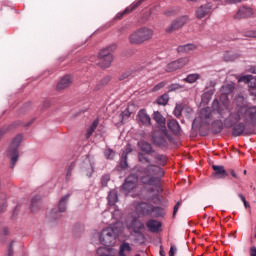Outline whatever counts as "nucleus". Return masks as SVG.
<instances>
[{"instance_id": "nucleus-1", "label": "nucleus", "mask_w": 256, "mask_h": 256, "mask_svg": "<svg viewBox=\"0 0 256 256\" xmlns=\"http://www.w3.org/2000/svg\"><path fill=\"white\" fill-rule=\"evenodd\" d=\"M165 175V171L159 165L135 166L132 173L126 178L123 189L125 191H133L139 183V179L143 185H151L156 188L157 193H163L161 187V177Z\"/></svg>"}, {"instance_id": "nucleus-2", "label": "nucleus", "mask_w": 256, "mask_h": 256, "mask_svg": "<svg viewBox=\"0 0 256 256\" xmlns=\"http://www.w3.org/2000/svg\"><path fill=\"white\" fill-rule=\"evenodd\" d=\"M153 35V29L142 27L129 35V42L131 45H143L145 41L153 39Z\"/></svg>"}, {"instance_id": "nucleus-3", "label": "nucleus", "mask_w": 256, "mask_h": 256, "mask_svg": "<svg viewBox=\"0 0 256 256\" xmlns=\"http://www.w3.org/2000/svg\"><path fill=\"white\" fill-rule=\"evenodd\" d=\"M140 152H138V161L142 165H152L151 157L155 150H153V146L149 144V142H140L139 143ZM156 165V164H153Z\"/></svg>"}, {"instance_id": "nucleus-4", "label": "nucleus", "mask_w": 256, "mask_h": 256, "mask_svg": "<svg viewBox=\"0 0 256 256\" xmlns=\"http://www.w3.org/2000/svg\"><path fill=\"white\" fill-rule=\"evenodd\" d=\"M117 237H119V231L117 228L108 227L102 230L100 242L106 247H113V245L117 243Z\"/></svg>"}, {"instance_id": "nucleus-5", "label": "nucleus", "mask_w": 256, "mask_h": 256, "mask_svg": "<svg viewBox=\"0 0 256 256\" xmlns=\"http://www.w3.org/2000/svg\"><path fill=\"white\" fill-rule=\"evenodd\" d=\"M23 140V137L21 135H17L11 142V145L8 149V157H11L10 160V167L13 169L15 167V164L17 163L19 159V145H21V141Z\"/></svg>"}, {"instance_id": "nucleus-6", "label": "nucleus", "mask_w": 256, "mask_h": 256, "mask_svg": "<svg viewBox=\"0 0 256 256\" xmlns=\"http://www.w3.org/2000/svg\"><path fill=\"white\" fill-rule=\"evenodd\" d=\"M113 49H115V46L102 49L99 52V66L102 67V69H109V67H111V63H113V54H111V51H113Z\"/></svg>"}, {"instance_id": "nucleus-7", "label": "nucleus", "mask_w": 256, "mask_h": 256, "mask_svg": "<svg viewBox=\"0 0 256 256\" xmlns=\"http://www.w3.org/2000/svg\"><path fill=\"white\" fill-rule=\"evenodd\" d=\"M188 63H189L188 57L180 58L178 60H175L169 63L165 67V71H167V73H173V71H177V69H183V67H185Z\"/></svg>"}, {"instance_id": "nucleus-8", "label": "nucleus", "mask_w": 256, "mask_h": 256, "mask_svg": "<svg viewBox=\"0 0 256 256\" xmlns=\"http://www.w3.org/2000/svg\"><path fill=\"white\" fill-rule=\"evenodd\" d=\"M186 23H189V16H181L174 20L172 24L166 28V33H173V31L181 29V27L186 25Z\"/></svg>"}, {"instance_id": "nucleus-9", "label": "nucleus", "mask_w": 256, "mask_h": 256, "mask_svg": "<svg viewBox=\"0 0 256 256\" xmlns=\"http://www.w3.org/2000/svg\"><path fill=\"white\" fill-rule=\"evenodd\" d=\"M243 113V109L237 112H231L228 118L225 120L226 127H233V125H237L239 121H241V114Z\"/></svg>"}, {"instance_id": "nucleus-10", "label": "nucleus", "mask_w": 256, "mask_h": 256, "mask_svg": "<svg viewBox=\"0 0 256 256\" xmlns=\"http://www.w3.org/2000/svg\"><path fill=\"white\" fill-rule=\"evenodd\" d=\"M212 110L213 113H218V115H220L222 119H224L225 115L229 113V109L227 108V106H225V104H220L219 100L217 99H215L212 103Z\"/></svg>"}, {"instance_id": "nucleus-11", "label": "nucleus", "mask_w": 256, "mask_h": 256, "mask_svg": "<svg viewBox=\"0 0 256 256\" xmlns=\"http://www.w3.org/2000/svg\"><path fill=\"white\" fill-rule=\"evenodd\" d=\"M213 13V6L211 4H204L200 6L196 12L197 19H203L207 17V15H211Z\"/></svg>"}, {"instance_id": "nucleus-12", "label": "nucleus", "mask_w": 256, "mask_h": 256, "mask_svg": "<svg viewBox=\"0 0 256 256\" xmlns=\"http://www.w3.org/2000/svg\"><path fill=\"white\" fill-rule=\"evenodd\" d=\"M211 108H203L200 110V123L201 125H209L211 123Z\"/></svg>"}, {"instance_id": "nucleus-13", "label": "nucleus", "mask_w": 256, "mask_h": 256, "mask_svg": "<svg viewBox=\"0 0 256 256\" xmlns=\"http://www.w3.org/2000/svg\"><path fill=\"white\" fill-rule=\"evenodd\" d=\"M252 15L253 10L250 7L242 6L234 15V19H247L248 17H252Z\"/></svg>"}, {"instance_id": "nucleus-14", "label": "nucleus", "mask_w": 256, "mask_h": 256, "mask_svg": "<svg viewBox=\"0 0 256 256\" xmlns=\"http://www.w3.org/2000/svg\"><path fill=\"white\" fill-rule=\"evenodd\" d=\"M84 165L82 168L83 173L87 175V177H91L93 173H95V162L91 161V157H87L84 161Z\"/></svg>"}, {"instance_id": "nucleus-15", "label": "nucleus", "mask_w": 256, "mask_h": 256, "mask_svg": "<svg viewBox=\"0 0 256 256\" xmlns=\"http://www.w3.org/2000/svg\"><path fill=\"white\" fill-rule=\"evenodd\" d=\"M129 153H133V148H131L130 144L126 145L120 157V167L122 169H127V167H129V164L127 163V156Z\"/></svg>"}, {"instance_id": "nucleus-16", "label": "nucleus", "mask_w": 256, "mask_h": 256, "mask_svg": "<svg viewBox=\"0 0 256 256\" xmlns=\"http://www.w3.org/2000/svg\"><path fill=\"white\" fill-rule=\"evenodd\" d=\"M243 113L245 121H250L252 125H256V106L245 109Z\"/></svg>"}, {"instance_id": "nucleus-17", "label": "nucleus", "mask_w": 256, "mask_h": 256, "mask_svg": "<svg viewBox=\"0 0 256 256\" xmlns=\"http://www.w3.org/2000/svg\"><path fill=\"white\" fill-rule=\"evenodd\" d=\"M141 3H143V0H138L137 2L132 3L129 7H127L123 12H119L116 15V19L121 20L125 15L129 13H133L137 7L141 6Z\"/></svg>"}, {"instance_id": "nucleus-18", "label": "nucleus", "mask_w": 256, "mask_h": 256, "mask_svg": "<svg viewBox=\"0 0 256 256\" xmlns=\"http://www.w3.org/2000/svg\"><path fill=\"white\" fill-rule=\"evenodd\" d=\"M153 209V204L141 202L136 206V211L140 215H151V210Z\"/></svg>"}, {"instance_id": "nucleus-19", "label": "nucleus", "mask_w": 256, "mask_h": 256, "mask_svg": "<svg viewBox=\"0 0 256 256\" xmlns=\"http://www.w3.org/2000/svg\"><path fill=\"white\" fill-rule=\"evenodd\" d=\"M153 141L158 147H167V132H162L160 135H154Z\"/></svg>"}, {"instance_id": "nucleus-20", "label": "nucleus", "mask_w": 256, "mask_h": 256, "mask_svg": "<svg viewBox=\"0 0 256 256\" xmlns=\"http://www.w3.org/2000/svg\"><path fill=\"white\" fill-rule=\"evenodd\" d=\"M212 169H213L214 175H215V177H217V179H225V177L229 176V174L225 170V167H223V166L212 165Z\"/></svg>"}, {"instance_id": "nucleus-21", "label": "nucleus", "mask_w": 256, "mask_h": 256, "mask_svg": "<svg viewBox=\"0 0 256 256\" xmlns=\"http://www.w3.org/2000/svg\"><path fill=\"white\" fill-rule=\"evenodd\" d=\"M131 251H133V247H131V244H129L128 242H123L119 246L118 255L119 256H130Z\"/></svg>"}, {"instance_id": "nucleus-22", "label": "nucleus", "mask_w": 256, "mask_h": 256, "mask_svg": "<svg viewBox=\"0 0 256 256\" xmlns=\"http://www.w3.org/2000/svg\"><path fill=\"white\" fill-rule=\"evenodd\" d=\"M239 83H247L250 89H256V77L246 75L239 78Z\"/></svg>"}, {"instance_id": "nucleus-23", "label": "nucleus", "mask_w": 256, "mask_h": 256, "mask_svg": "<svg viewBox=\"0 0 256 256\" xmlns=\"http://www.w3.org/2000/svg\"><path fill=\"white\" fill-rule=\"evenodd\" d=\"M168 128L174 135H181V126L179 125V122L175 119L170 120L168 122Z\"/></svg>"}, {"instance_id": "nucleus-24", "label": "nucleus", "mask_w": 256, "mask_h": 256, "mask_svg": "<svg viewBox=\"0 0 256 256\" xmlns=\"http://www.w3.org/2000/svg\"><path fill=\"white\" fill-rule=\"evenodd\" d=\"M72 83L71 76L66 75L61 78V80L57 84V89L60 91L61 89H66V87H69Z\"/></svg>"}, {"instance_id": "nucleus-25", "label": "nucleus", "mask_w": 256, "mask_h": 256, "mask_svg": "<svg viewBox=\"0 0 256 256\" xmlns=\"http://www.w3.org/2000/svg\"><path fill=\"white\" fill-rule=\"evenodd\" d=\"M138 119L142 125H151V117L145 110H140L138 112Z\"/></svg>"}, {"instance_id": "nucleus-26", "label": "nucleus", "mask_w": 256, "mask_h": 256, "mask_svg": "<svg viewBox=\"0 0 256 256\" xmlns=\"http://www.w3.org/2000/svg\"><path fill=\"white\" fill-rule=\"evenodd\" d=\"M146 227L151 231V233H157L159 232V228L161 227V222L157 220H149L146 223Z\"/></svg>"}, {"instance_id": "nucleus-27", "label": "nucleus", "mask_w": 256, "mask_h": 256, "mask_svg": "<svg viewBox=\"0 0 256 256\" xmlns=\"http://www.w3.org/2000/svg\"><path fill=\"white\" fill-rule=\"evenodd\" d=\"M245 124L244 123H239L233 126L232 129V135L234 137H241V135H243V133H245Z\"/></svg>"}, {"instance_id": "nucleus-28", "label": "nucleus", "mask_w": 256, "mask_h": 256, "mask_svg": "<svg viewBox=\"0 0 256 256\" xmlns=\"http://www.w3.org/2000/svg\"><path fill=\"white\" fill-rule=\"evenodd\" d=\"M69 197H71L70 194H66L65 196H63L59 203H58V209L60 211V213H65V211H67V202L69 201Z\"/></svg>"}, {"instance_id": "nucleus-29", "label": "nucleus", "mask_w": 256, "mask_h": 256, "mask_svg": "<svg viewBox=\"0 0 256 256\" xmlns=\"http://www.w3.org/2000/svg\"><path fill=\"white\" fill-rule=\"evenodd\" d=\"M151 157L155 159V163H157L158 165L165 166L167 163V156L165 155L154 152Z\"/></svg>"}, {"instance_id": "nucleus-30", "label": "nucleus", "mask_w": 256, "mask_h": 256, "mask_svg": "<svg viewBox=\"0 0 256 256\" xmlns=\"http://www.w3.org/2000/svg\"><path fill=\"white\" fill-rule=\"evenodd\" d=\"M130 227L135 231V233H137V231H141V229H145V224L139 221V219L133 218V220L130 223Z\"/></svg>"}, {"instance_id": "nucleus-31", "label": "nucleus", "mask_w": 256, "mask_h": 256, "mask_svg": "<svg viewBox=\"0 0 256 256\" xmlns=\"http://www.w3.org/2000/svg\"><path fill=\"white\" fill-rule=\"evenodd\" d=\"M196 49L197 47L195 46V44H185V45L178 46L177 52L189 53L190 51H195Z\"/></svg>"}, {"instance_id": "nucleus-32", "label": "nucleus", "mask_w": 256, "mask_h": 256, "mask_svg": "<svg viewBox=\"0 0 256 256\" xmlns=\"http://www.w3.org/2000/svg\"><path fill=\"white\" fill-rule=\"evenodd\" d=\"M163 215H165L163 208L152 205L150 217H163Z\"/></svg>"}, {"instance_id": "nucleus-33", "label": "nucleus", "mask_w": 256, "mask_h": 256, "mask_svg": "<svg viewBox=\"0 0 256 256\" xmlns=\"http://www.w3.org/2000/svg\"><path fill=\"white\" fill-rule=\"evenodd\" d=\"M152 118L156 123H158V125H165L166 123L165 117H163L159 111H154Z\"/></svg>"}, {"instance_id": "nucleus-34", "label": "nucleus", "mask_w": 256, "mask_h": 256, "mask_svg": "<svg viewBox=\"0 0 256 256\" xmlns=\"http://www.w3.org/2000/svg\"><path fill=\"white\" fill-rule=\"evenodd\" d=\"M222 94L223 95H231V93H233V91H235V84L231 83V84H226L224 86H222Z\"/></svg>"}, {"instance_id": "nucleus-35", "label": "nucleus", "mask_w": 256, "mask_h": 256, "mask_svg": "<svg viewBox=\"0 0 256 256\" xmlns=\"http://www.w3.org/2000/svg\"><path fill=\"white\" fill-rule=\"evenodd\" d=\"M201 79V75L198 73L189 74L186 78H184L185 83H197Z\"/></svg>"}, {"instance_id": "nucleus-36", "label": "nucleus", "mask_w": 256, "mask_h": 256, "mask_svg": "<svg viewBox=\"0 0 256 256\" xmlns=\"http://www.w3.org/2000/svg\"><path fill=\"white\" fill-rule=\"evenodd\" d=\"M212 131L214 133H221L223 131V122L221 120H216L212 123Z\"/></svg>"}, {"instance_id": "nucleus-37", "label": "nucleus", "mask_w": 256, "mask_h": 256, "mask_svg": "<svg viewBox=\"0 0 256 256\" xmlns=\"http://www.w3.org/2000/svg\"><path fill=\"white\" fill-rule=\"evenodd\" d=\"M117 201H119L117 192L110 191V193L108 195V205L113 206V205H115V203H117Z\"/></svg>"}, {"instance_id": "nucleus-38", "label": "nucleus", "mask_w": 256, "mask_h": 256, "mask_svg": "<svg viewBox=\"0 0 256 256\" xmlns=\"http://www.w3.org/2000/svg\"><path fill=\"white\" fill-rule=\"evenodd\" d=\"M169 103V94H163L157 99V104L165 107Z\"/></svg>"}, {"instance_id": "nucleus-39", "label": "nucleus", "mask_w": 256, "mask_h": 256, "mask_svg": "<svg viewBox=\"0 0 256 256\" xmlns=\"http://www.w3.org/2000/svg\"><path fill=\"white\" fill-rule=\"evenodd\" d=\"M95 129H97V120H94L92 125L87 129L86 139H89L93 135Z\"/></svg>"}, {"instance_id": "nucleus-40", "label": "nucleus", "mask_w": 256, "mask_h": 256, "mask_svg": "<svg viewBox=\"0 0 256 256\" xmlns=\"http://www.w3.org/2000/svg\"><path fill=\"white\" fill-rule=\"evenodd\" d=\"M88 241H89V243H91V245H94V247L97 245V230H93L89 234Z\"/></svg>"}, {"instance_id": "nucleus-41", "label": "nucleus", "mask_w": 256, "mask_h": 256, "mask_svg": "<svg viewBox=\"0 0 256 256\" xmlns=\"http://www.w3.org/2000/svg\"><path fill=\"white\" fill-rule=\"evenodd\" d=\"M183 113V106L181 104H176L174 109V115L179 119Z\"/></svg>"}, {"instance_id": "nucleus-42", "label": "nucleus", "mask_w": 256, "mask_h": 256, "mask_svg": "<svg viewBox=\"0 0 256 256\" xmlns=\"http://www.w3.org/2000/svg\"><path fill=\"white\" fill-rule=\"evenodd\" d=\"M109 181H111V176H109V174H105L104 176H102L101 178L102 187H107V184L109 183Z\"/></svg>"}, {"instance_id": "nucleus-43", "label": "nucleus", "mask_w": 256, "mask_h": 256, "mask_svg": "<svg viewBox=\"0 0 256 256\" xmlns=\"http://www.w3.org/2000/svg\"><path fill=\"white\" fill-rule=\"evenodd\" d=\"M104 155L106 159H113L115 157V151L111 149L105 150Z\"/></svg>"}, {"instance_id": "nucleus-44", "label": "nucleus", "mask_w": 256, "mask_h": 256, "mask_svg": "<svg viewBox=\"0 0 256 256\" xmlns=\"http://www.w3.org/2000/svg\"><path fill=\"white\" fill-rule=\"evenodd\" d=\"M244 37L256 38V30H248L243 32Z\"/></svg>"}, {"instance_id": "nucleus-45", "label": "nucleus", "mask_w": 256, "mask_h": 256, "mask_svg": "<svg viewBox=\"0 0 256 256\" xmlns=\"http://www.w3.org/2000/svg\"><path fill=\"white\" fill-rule=\"evenodd\" d=\"M178 89H183V87L179 84H171L168 88L169 92L178 91Z\"/></svg>"}, {"instance_id": "nucleus-46", "label": "nucleus", "mask_w": 256, "mask_h": 256, "mask_svg": "<svg viewBox=\"0 0 256 256\" xmlns=\"http://www.w3.org/2000/svg\"><path fill=\"white\" fill-rule=\"evenodd\" d=\"M5 199H7V195L2 194L1 198H0V213H1V211H3V209L5 207Z\"/></svg>"}, {"instance_id": "nucleus-47", "label": "nucleus", "mask_w": 256, "mask_h": 256, "mask_svg": "<svg viewBox=\"0 0 256 256\" xmlns=\"http://www.w3.org/2000/svg\"><path fill=\"white\" fill-rule=\"evenodd\" d=\"M15 241H11L7 248V256H13V245Z\"/></svg>"}, {"instance_id": "nucleus-48", "label": "nucleus", "mask_w": 256, "mask_h": 256, "mask_svg": "<svg viewBox=\"0 0 256 256\" xmlns=\"http://www.w3.org/2000/svg\"><path fill=\"white\" fill-rule=\"evenodd\" d=\"M166 85H167L166 82H160L156 86H154V91H159V90L163 89V87H165Z\"/></svg>"}, {"instance_id": "nucleus-49", "label": "nucleus", "mask_w": 256, "mask_h": 256, "mask_svg": "<svg viewBox=\"0 0 256 256\" xmlns=\"http://www.w3.org/2000/svg\"><path fill=\"white\" fill-rule=\"evenodd\" d=\"M131 75H133V71H131V70L126 71L124 74H122V76L120 77V79H121V80L127 79V78L131 77Z\"/></svg>"}, {"instance_id": "nucleus-50", "label": "nucleus", "mask_w": 256, "mask_h": 256, "mask_svg": "<svg viewBox=\"0 0 256 256\" xmlns=\"http://www.w3.org/2000/svg\"><path fill=\"white\" fill-rule=\"evenodd\" d=\"M179 207H181V201L177 202L176 205L174 206L173 217L177 215V211H179Z\"/></svg>"}, {"instance_id": "nucleus-51", "label": "nucleus", "mask_w": 256, "mask_h": 256, "mask_svg": "<svg viewBox=\"0 0 256 256\" xmlns=\"http://www.w3.org/2000/svg\"><path fill=\"white\" fill-rule=\"evenodd\" d=\"M73 167H74V164H71V165L68 167V169H67V171H66V177H67V179H69V177H71V170L73 169Z\"/></svg>"}, {"instance_id": "nucleus-52", "label": "nucleus", "mask_w": 256, "mask_h": 256, "mask_svg": "<svg viewBox=\"0 0 256 256\" xmlns=\"http://www.w3.org/2000/svg\"><path fill=\"white\" fill-rule=\"evenodd\" d=\"M175 251H177V248H175V246H171L169 256H175Z\"/></svg>"}, {"instance_id": "nucleus-53", "label": "nucleus", "mask_w": 256, "mask_h": 256, "mask_svg": "<svg viewBox=\"0 0 256 256\" xmlns=\"http://www.w3.org/2000/svg\"><path fill=\"white\" fill-rule=\"evenodd\" d=\"M109 81H111V78H110L109 76H107V77H105V78L101 81V83H102V85H107V83H109Z\"/></svg>"}, {"instance_id": "nucleus-54", "label": "nucleus", "mask_w": 256, "mask_h": 256, "mask_svg": "<svg viewBox=\"0 0 256 256\" xmlns=\"http://www.w3.org/2000/svg\"><path fill=\"white\" fill-rule=\"evenodd\" d=\"M250 256H256V247L255 246H252L250 248Z\"/></svg>"}, {"instance_id": "nucleus-55", "label": "nucleus", "mask_w": 256, "mask_h": 256, "mask_svg": "<svg viewBox=\"0 0 256 256\" xmlns=\"http://www.w3.org/2000/svg\"><path fill=\"white\" fill-rule=\"evenodd\" d=\"M37 201H39V198L35 197V198H32L31 200V206L32 207H35L37 205Z\"/></svg>"}, {"instance_id": "nucleus-56", "label": "nucleus", "mask_w": 256, "mask_h": 256, "mask_svg": "<svg viewBox=\"0 0 256 256\" xmlns=\"http://www.w3.org/2000/svg\"><path fill=\"white\" fill-rule=\"evenodd\" d=\"M227 3L237 4V3H241V0H227Z\"/></svg>"}, {"instance_id": "nucleus-57", "label": "nucleus", "mask_w": 256, "mask_h": 256, "mask_svg": "<svg viewBox=\"0 0 256 256\" xmlns=\"http://www.w3.org/2000/svg\"><path fill=\"white\" fill-rule=\"evenodd\" d=\"M250 73H254L256 75V66H252L249 69Z\"/></svg>"}, {"instance_id": "nucleus-58", "label": "nucleus", "mask_w": 256, "mask_h": 256, "mask_svg": "<svg viewBox=\"0 0 256 256\" xmlns=\"http://www.w3.org/2000/svg\"><path fill=\"white\" fill-rule=\"evenodd\" d=\"M238 197L241 199L242 203L247 201V199H245V196H243V194H238Z\"/></svg>"}, {"instance_id": "nucleus-59", "label": "nucleus", "mask_w": 256, "mask_h": 256, "mask_svg": "<svg viewBox=\"0 0 256 256\" xmlns=\"http://www.w3.org/2000/svg\"><path fill=\"white\" fill-rule=\"evenodd\" d=\"M243 203H244L245 209H249V207H251V205L249 204V202H247V200H245V202Z\"/></svg>"}, {"instance_id": "nucleus-60", "label": "nucleus", "mask_w": 256, "mask_h": 256, "mask_svg": "<svg viewBox=\"0 0 256 256\" xmlns=\"http://www.w3.org/2000/svg\"><path fill=\"white\" fill-rule=\"evenodd\" d=\"M17 211H19V206H16L14 211H13V217H15V215H17Z\"/></svg>"}, {"instance_id": "nucleus-61", "label": "nucleus", "mask_w": 256, "mask_h": 256, "mask_svg": "<svg viewBox=\"0 0 256 256\" xmlns=\"http://www.w3.org/2000/svg\"><path fill=\"white\" fill-rule=\"evenodd\" d=\"M231 175L234 177V179H237V174L235 173V170H231Z\"/></svg>"}, {"instance_id": "nucleus-62", "label": "nucleus", "mask_w": 256, "mask_h": 256, "mask_svg": "<svg viewBox=\"0 0 256 256\" xmlns=\"http://www.w3.org/2000/svg\"><path fill=\"white\" fill-rule=\"evenodd\" d=\"M3 233H4V235H9V229L4 228V229H3Z\"/></svg>"}, {"instance_id": "nucleus-63", "label": "nucleus", "mask_w": 256, "mask_h": 256, "mask_svg": "<svg viewBox=\"0 0 256 256\" xmlns=\"http://www.w3.org/2000/svg\"><path fill=\"white\" fill-rule=\"evenodd\" d=\"M160 255L161 256H165V252H163V250L160 251Z\"/></svg>"}, {"instance_id": "nucleus-64", "label": "nucleus", "mask_w": 256, "mask_h": 256, "mask_svg": "<svg viewBox=\"0 0 256 256\" xmlns=\"http://www.w3.org/2000/svg\"><path fill=\"white\" fill-rule=\"evenodd\" d=\"M166 15H171V11L166 12Z\"/></svg>"}]
</instances>
